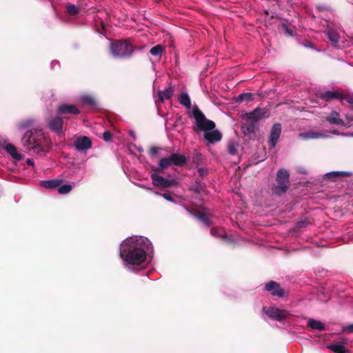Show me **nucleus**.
Segmentation results:
<instances>
[{
    "label": "nucleus",
    "mask_w": 353,
    "mask_h": 353,
    "mask_svg": "<svg viewBox=\"0 0 353 353\" xmlns=\"http://www.w3.org/2000/svg\"><path fill=\"white\" fill-rule=\"evenodd\" d=\"M282 28L285 30V34L292 36V31L288 28V27L284 24L282 23Z\"/></svg>",
    "instance_id": "nucleus-42"
},
{
    "label": "nucleus",
    "mask_w": 353,
    "mask_h": 353,
    "mask_svg": "<svg viewBox=\"0 0 353 353\" xmlns=\"http://www.w3.org/2000/svg\"><path fill=\"white\" fill-rule=\"evenodd\" d=\"M63 183L62 179H51V180H46V181H41L40 182V185L47 189H54L56 188L59 187L61 184Z\"/></svg>",
    "instance_id": "nucleus-22"
},
{
    "label": "nucleus",
    "mask_w": 353,
    "mask_h": 353,
    "mask_svg": "<svg viewBox=\"0 0 353 353\" xmlns=\"http://www.w3.org/2000/svg\"><path fill=\"white\" fill-rule=\"evenodd\" d=\"M212 236L220 239L224 241H230V238L227 236L225 231L221 228H212L210 229Z\"/></svg>",
    "instance_id": "nucleus-21"
},
{
    "label": "nucleus",
    "mask_w": 353,
    "mask_h": 353,
    "mask_svg": "<svg viewBox=\"0 0 353 353\" xmlns=\"http://www.w3.org/2000/svg\"><path fill=\"white\" fill-rule=\"evenodd\" d=\"M57 112L59 115H77L80 114V110H79V108L75 105L72 104L60 105L58 107Z\"/></svg>",
    "instance_id": "nucleus-12"
},
{
    "label": "nucleus",
    "mask_w": 353,
    "mask_h": 353,
    "mask_svg": "<svg viewBox=\"0 0 353 353\" xmlns=\"http://www.w3.org/2000/svg\"><path fill=\"white\" fill-rule=\"evenodd\" d=\"M319 97L323 101H330L334 99H343V95L336 90H329L323 92H320L319 94Z\"/></svg>",
    "instance_id": "nucleus-15"
},
{
    "label": "nucleus",
    "mask_w": 353,
    "mask_h": 353,
    "mask_svg": "<svg viewBox=\"0 0 353 353\" xmlns=\"http://www.w3.org/2000/svg\"><path fill=\"white\" fill-rule=\"evenodd\" d=\"M281 134V125L279 123H274L270 130L269 143L270 148H273L276 146V143Z\"/></svg>",
    "instance_id": "nucleus-11"
},
{
    "label": "nucleus",
    "mask_w": 353,
    "mask_h": 353,
    "mask_svg": "<svg viewBox=\"0 0 353 353\" xmlns=\"http://www.w3.org/2000/svg\"><path fill=\"white\" fill-rule=\"evenodd\" d=\"M170 159L172 164L179 167L183 166L187 163V158L184 155L179 153L172 154Z\"/></svg>",
    "instance_id": "nucleus-18"
},
{
    "label": "nucleus",
    "mask_w": 353,
    "mask_h": 353,
    "mask_svg": "<svg viewBox=\"0 0 353 353\" xmlns=\"http://www.w3.org/2000/svg\"><path fill=\"white\" fill-rule=\"evenodd\" d=\"M326 34L327 36V38L330 41H332L334 44H337L339 41L340 36L334 30H327L326 31Z\"/></svg>",
    "instance_id": "nucleus-28"
},
{
    "label": "nucleus",
    "mask_w": 353,
    "mask_h": 353,
    "mask_svg": "<svg viewBox=\"0 0 353 353\" xmlns=\"http://www.w3.org/2000/svg\"><path fill=\"white\" fill-rule=\"evenodd\" d=\"M172 164L170 157L163 158L160 160L158 168H152V170L157 172H162L164 170L170 167Z\"/></svg>",
    "instance_id": "nucleus-25"
},
{
    "label": "nucleus",
    "mask_w": 353,
    "mask_h": 353,
    "mask_svg": "<svg viewBox=\"0 0 353 353\" xmlns=\"http://www.w3.org/2000/svg\"><path fill=\"white\" fill-rule=\"evenodd\" d=\"M6 150L17 161H21L23 159V155L17 152V150L13 144L8 143L6 146Z\"/></svg>",
    "instance_id": "nucleus-24"
},
{
    "label": "nucleus",
    "mask_w": 353,
    "mask_h": 353,
    "mask_svg": "<svg viewBox=\"0 0 353 353\" xmlns=\"http://www.w3.org/2000/svg\"><path fill=\"white\" fill-rule=\"evenodd\" d=\"M332 133L334 134H337V135L341 134V133H339V131L336 130H333ZM341 134L343 135L344 134L341 133Z\"/></svg>",
    "instance_id": "nucleus-46"
},
{
    "label": "nucleus",
    "mask_w": 353,
    "mask_h": 353,
    "mask_svg": "<svg viewBox=\"0 0 353 353\" xmlns=\"http://www.w3.org/2000/svg\"><path fill=\"white\" fill-rule=\"evenodd\" d=\"M34 120L32 119H28L25 121H23L20 123V126L21 128H27L28 127H31L34 125Z\"/></svg>",
    "instance_id": "nucleus-37"
},
{
    "label": "nucleus",
    "mask_w": 353,
    "mask_h": 353,
    "mask_svg": "<svg viewBox=\"0 0 353 353\" xmlns=\"http://www.w3.org/2000/svg\"><path fill=\"white\" fill-rule=\"evenodd\" d=\"M67 12L71 16H76L79 14V9L75 5L70 3L67 6Z\"/></svg>",
    "instance_id": "nucleus-35"
},
{
    "label": "nucleus",
    "mask_w": 353,
    "mask_h": 353,
    "mask_svg": "<svg viewBox=\"0 0 353 353\" xmlns=\"http://www.w3.org/2000/svg\"><path fill=\"white\" fill-rule=\"evenodd\" d=\"M112 137V134L109 131H105L103 132V138L105 141H110Z\"/></svg>",
    "instance_id": "nucleus-38"
},
{
    "label": "nucleus",
    "mask_w": 353,
    "mask_h": 353,
    "mask_svg": "<svg viewBox=\"0 0 353 353\" xmlns=\"http://www.w3.org/2000/svg\"><path fill=\"white\" fill-rule=\"evenodd\" d=\"M74 147L78 151L88 150L92 147V141L89 137L83 136L75 141Z\"/></svg>",
    "instance_id": "nucleus-17"
},
{
    "label": "nucleus",
    "mask_w": 353,
    "mask_h": 353,
    "mask_svg": "<svg viewBox=\"0 0 353 353\" xmlns=\"http://www.w3.org/2000/svg\"><path fill=\"white\" fill-rule=\"evenodd\" d=\"M352 176H353V173L350 171H333L326 173L324 178L331 182H336L340 179Z\"/></svg>",
    "instance_id": "nucleus-10"
},
{
    "label": "nucleus",
    "mask_w": 353,
    "mask_h": 353,
    "mask_svg": "<svg viewBox=\"0 0 353 353\" xmlns=\"http://www.w3.org/2000/svg\"><path fill=\"white\" fill-rule=\"evenodd\" d=\"M159 150L160 149L156 146L151 147L149 150V154L151 157H154L158 153Z\"/></svg>",
    "instance_id": "nucleus-40"
},
{
    "label": "nucleus",
    "mask_w": 353,
    "mask_h": 353,
    "mask_svg": "<svg viewBox=\"0 0 353 353\" xmlns=\"http://www.w3.org/2000/svg\"><path fill=\"white\" fill-rule=\"evenodd\" d=\"M58 188V192L61 194H67L70 192L72 189V186L70 184H64L61 186L59 185Z\"/></svg>",
    "instance_id": "nucleus-36"
},
{
    "label": "nucleus",
    "mask_w": 353,
    "mask_h": 353,
    "mask_svg": "<svg viewBox=\"0 0 353 353\" xmlns=\"http://www.w3.org/2000/svg\"><path fill=\"white\" fill-rule=\"evenodd\" d=\"M347 101L351 104L352 105V108H353V96L352 97H350L347 99Z\"/></svg>",
    "instance_id": "nucleus-44"
},
{
    "label": "nucleus",
    "mask_w": 353,
    "mask_h": 353,
    "mask_svg": "<svg viewBox=\"0 0 353 353\" xmlns=\"http://www.w3.org/2000/svg\"><path fill=\"white\" fill-rule=\"evenodd\" d=\"M164 50V47L161 45H156L155 46L152 47L150 50V53L155 57H161L163 52Z\"/></svg>",
    "instance_id": "nucleus-33"
},
{
    "label": "nucleus",
    "mask_w": 353,
    "mask_h": 353,
    "mask_svg": "<svg viewBox=\"0 0 353 353\" xmlns=\"http://www.w3.org/2000/svg\"><path fill=\"white\" fill-rule=\"evenodd\" d=\"M290 185V172L285 168L279 169L276 175V184L271 188L272 194L282 196L287 192Z\"/></svg>",
    "instance_id": "nucleus-5"
},
{
    "label": "nucleus",
    "mask_w": 353,
    "mask_h": 353,
    "mask_svg": "<svg viewBox=\"0 0 353 353\" xmlns=\"http://www.w3.org/2000/svg\"><path fill=\"white\" fill-rule=\"evenodd\" d=\"M299 172L301 173V174H306V171H305L303 170H299Z\"/></svg>",
    "instance_id": "nucleus-47"
},
{
    "label": "nucleus",
    "mask_w": 353,
    "mask_h": 353,
    "mask_svg": "<svg viewBox=\"0 0 353 353\" xmlns=\"http://www.w3.org/2000/svg\"><path fill=\"white\" fill-rule=\"evenodd\" d=\"M299 137L305 140L327 137V136L323 133L312 130L300 133Z\"/></svg>",
    "instance_id": "nucleus-19"
},
{
    "label": "nucleus",
    "mask_w": 353,
    "mask_h": 353,
    "mask_svg": "<svg viewBox=\"0 0 353 353\" xmlns=\"http://www.w3.org/2000/svg\"><path fill=\"white\" fill-rule=\"evenodd\" d=\"M265 314L268 317L278 321H282L290 314L287 310H281L278 307H270L265 311Z\"/></svg>",
    "instance_id": "nucleus-8"
},
{
    "label": "nucleus",
    "mask_w": 353,
    "mask_h": 353,
    "mask_svg": "<svg viewBox=\"0 0 353 353\" xmlns=\"http://www.w3.org/2000/svg\"><path fill=\"white\" fill-rule=\"evenodd\" d=\"M188 212L194 217L199 219L204 225L210 226L211 225V221L208 217V214L204 212L194 209L192 210H188Z\"/></svg>",
    "instance_id": "nucleus-16"
},
{
    "label": "nucleus",
    "mask_w": 353,
    "mask_h": 353,
    "mask_svg": "<svg viewBox=\"0 0 353 353\" xmlns=\"http://www.w3.org/2000/svg\"><path fill=\"white\" fill-rule=\"evenodd\" d=\"M26 163L28 165H33V162L32 161L31 159H28L27 161H26Z\"/></svg>",
    "instance_id": "nucleus-45"
},
{
    "label": "nucleus",
    "mask_w": 353,
    "mask_h": 353,
    "mask_svg": "<svg viewBox=\"0 0 353 353\" xmlns=\"http://www.w3.org/2000/svg\"><path fill=\"white\" fill-rule=\"evenodd\" d=\"M191 190L199 194H202L205 192L204 185L196 181L195 184L190 188Z\"/></svg>",
    "instance_id": "nucleus-31"
},
{
    "label": "nucleus",
    "mask_w": 353,
    "mask_h": 353,
    "mask_svg": "<svg viewBox=\"0 0 353 353\" xmlns=\"http://www.w3.org/2000/svg\"><path fill=\"white\" fill-rule=\"evenodd\" d=\"M179 103L186 107L188 109L191 108V101L189 95L186 92L181 93L179 97Z\"/></svg>",
    "instance_id": "nucleus-27"
},
{
    "label": "nucleus",
    "mask_w": 353,
    "mask_h": 353,
    "mask_svg": "<svg viewBox=\"0 0 353 353\" xmlns=\"http://www.w3.org/2000/svg\"><path fill=\"white\" fill-rule=\"evenodd\" d=\"M21 141L23 145L28 150L33 151V152L37 154L43 155L47 152L43 145L45 138L40 132L27 130L25 132Z\"/></svg>",
    "instance_id": "nucleus-3"
},
{
    "label": "nucleus",
    "mask_w": 353,
    "mask_h": 353,
    "mask_svg": "<svg viewBox=\"0 0 353 353\" xmlns=\"http://www.w3.org/2000/svg\"><path fill=\"white\" fill-rule=\"evenodd\" d=\"M157 194L162 196L167 201H171V202L174 201V199L170 193H166V192L163 193V194L157 193Z\"/></svg>",
    "instance_id": "nucleus-39"
},
{
    "label": "nucleus",
    "mask_w": 353,
    "mask_h": 353,
    "mask_svg": "<svg viewBox=\"0 0 353 353\" xmlns=\"http://www.w3.org/2000/svg\"><path fill=\"white\" fill-rule=\"evenodd\" d=\"M307 325L312 330H316L319 331H323L325 329V325L322 322L314 319H310L308 320Z\"/></svg>",
    "instance_id": "nucleus-26"
},
{
    "label": "nucleus",
    "mask_w": 353,
    "mask_h": 353,
    "mask_svg": "<svg viewBox=\"0 0 353 353\" xmlns=\"http://www.w3.org/2000/svg\"><path fill=\"white\" fill-rule=\"evenodd\" d=\"M344 330L347 333H353V324L348 325Z\"/></svg>",
    "instance_id": "nucleus-43"
},
{
    "label": "nucleus",
    "mask_w": 353,
    "mask_h": 353,
    "mask_svg": "<svg viewBox=\"0 0 353 353\" xmlns=\"http://www.w3.org/2000/svg\"><path fill=\"white\" fill-rule=\"evenodd\" d=\"M63 117L57 116L50 119L48 121V128L53 132L60 134L62 132Z\"/></svg>",
    "instance_id": "nucleus-13"
},
{
    "label": "nucleus",
    "mask_w": 353,
    "mask_h": 353,
    "mask_svg": "<svg viewBox=\"0 0 353 353\" xmlns=\"http://www.w3.org/2000/svg\"><path fill=\"white\" fill-rule=\"evenodd\" d=\"M239 145L238 143L235 141H230L228 143V153L231 155H236L238 153Z\"/></svg>",
    "instance_id": "nucleus-34"
},
{
    "label": "nucleus",
    "mask_w": 353,
    "mask_h": 353,
    "mask_svg": "<svg viewBox=\"0 0 353 353\" xmlns=\"http://www.w3.org/2000/svg\"><path fill=\"white\" fill-rule=\"evenodd\" d=\"M252 99H253L252 94L249 93V92H245V93H242V94H239L236 97V101L238 103H241L243 101L248 102V101H252Z\"/></svg>",
    "instance_id": "nucleus-32"
},
{
    "label": "nucleus",
    "mask_w": 353,
    "mask_h": 353,
    "mask_svg": "<svg viewBox=\"0 0 353 353\" xmlns=\"http://www.w3.org/2000/svg\"><path fill=\"white\" fill-rule=\"evenodd\" d=\"M326 121L330 124L345 125V121L340 118L339 114L336 111H332L330 114L325 118Z\"/></svg>",
    "instance_id": "nucleus-20"
},
{
    "label": "nucleus",
    "mask_w": 353,
    "mask_h": 353,
    "mask_svg": "<svg viewBox=\"0 0 353 353\" xmlns=\"http://www.w3.org/2000/svg\"><path fill=\"white\" fill-rule=\"evenodd\" d=\"M81 101L83 103L88 105L89 106L94 107V106L97 105L96 100L91 95H88V94L83 95L81 97Z\"/></svg>",
    "instance_id": "nucleus-30"
},
{
    "label": "nucleus",
    "mask_w": 353,
    "mask_h": 353,
    "mask_svg": "<svg viewBox=\"0 0 353 353\" xmlns=\"http://www.w3.org/2000/svg\"><path fill=\"white\" fill-rule=\"evenodd\" d=\"M268 111L265 108H257L253 111L245 113L242 116V119L244 120H249L250 121H254L258 124V122L263 118L268 117Z\"/></svg>",
    "instance_id": "nucleus-7"
},
{
    "label": "nucleus",
    "mask_w": 353,
    "mask_h": 353,
    "mask_svg": "<svg viewBox=\"0 0 353 353\" xmlns=\"http://www.w3.org/2000/svg\"><path fill=\"white\" fill-rule=\"evenodd\" d=\"M174 94V88L169 87L164 90H159L158 92L159 100L161 102H164L165 99H170Z\"/></svg>",
    "instance_id": "nucleus-23"
},
{
    "label": "nucleus",
    "mask_w": 353,
    "mask_h": 353,
    "mask_svg": "<svg viewBox=\"0 0 353 353\" xmlns=\"http://www.w3.org/2000/svg\"><path fill=\"white\" fill-rule=\"evenodd\" d=\"M150 177L152 181V184L155 187L161 188L162 189L170 188L177 184V181L176 179H165L157 173H152Z\"/></svg>",
    "instance_id": "nucleus-6"
},
{
    "label": "nucleus",
    "mask_w": 353,
    "mask_h": 353,
    "mask_svg": "<svg viewBox=\"0 0 353 353\" xmlns=\"http://www.w3.org/2000/svg\"><path fill=\"white\" fill-rule=\"evenodd\" d=\"M257 127L258 124L254 121L245 120V122L241 124V130L245 136L252 138L255 135Z\"/></svg>",
    "instance_id": "nucleus-14"
},
{
    "label": "nucleus",
    "mask_w": 353,
    "mask_h": 353,
    "mask_svg": "<svg viewBox=\"0 0 353 353\" xmlns=\"http://www.w3.org/2000/svg\"><path fill=\"white\" fill-rule=\"evenodd\" d=\"M192 114L196 125L194 130L203 131L204 137L209 143H214L221 140L222 134L218 130H214L215 123L208 119L197 106L194 107Z\"/></svg>",
    "instance_id": "nucleus-2"
},
{
    "label": "nucleus",
    "mask_w": 353,
    "mask_h": 353,
    "mask_svg": "<svg viewBox=\"0 0 353 353\" xmlns=\"http://www.w3.org/2000/svg\"><path fill=\"white\" fill-rule=\"evenodd\" d=\"M327 347L335 353H346L347 351L345 347L340 343L331 344Z\"/></svg>",
    "instance_id": "nucleus-29"
},
{
    "label": "nucleus",
    "mask_w": 353,
    "mask_h": 353,
    "mask_svg": "<svg viewBox=\"0 0 353 353\" xmlns=\"http://www.w3.org/2000/svg\"><path fill=\"white\" fill-rule=\"evenodd\" d=\"M135 49L129 39L115 40L110 46V52L116 58H130Z\"/></svg>",
    "instance_id": "nucleus-4"
},
{
    "label": "nucleus",
    "mask_w": 353,
    "mask_h": 353,
    "mask_svg": "<svg viewBox=\"0 0 353 353\" xmlns=\"http://www.w3.org/2000/svg\"><path fill=\"white\" fill-rule=\"evenodd\" d=\"M265 290L270 292L272 296L281 298L285 296L284 290L281 287L279 283L275 281H271L267 283L265 285Z\"/></svg>",
    "instance_id": "nucleus-9"
},
{
    "label": "nucleus",
    "mask_w": 353,
    "mask_h": 353,
    "mask_svg": "<svg viewBox=\"0 0 353 353\" xmlns=\"http://www.w3.org/2000/svg\"><path fill=\"white\" fill-rule=\"evenodd\" d=\"M198 172H199L200 176L203 177L207 175L208 170H207V169H205L204 168H200L198 169Z\"/></svg>",
    "instance_id": "nucleus-41"
},
{
    "label": "nucleus",
    "mask_w": 353,
    "mask_h": 353,
    "mask_svg": "<svg viewBox=\"0 0 353 353\" xmlns=\"http://www.w3.org/2000/svg\"><path fill=\"white\" fill-rule=\"evenodd\" d=\"M148 242L141 236L128 238L121 244L119 255L128 264L140 265L146 260Z\"/></svg>",
    "instance_id": "nucleus-1"
}]
</instances>
